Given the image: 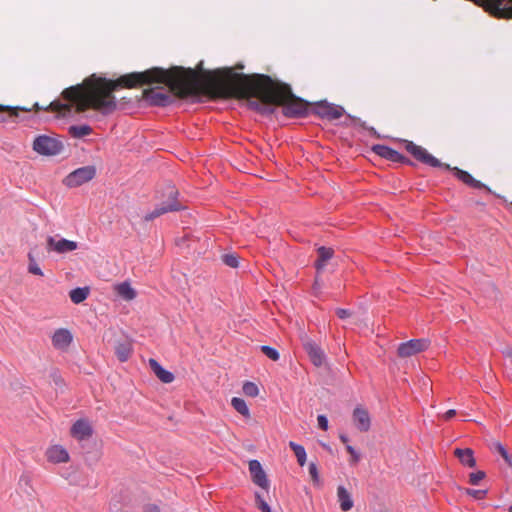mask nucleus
Wrapping results in <instances>:
<instances>
[{
	"instance_id": "37998d69",
	"label": "nucleus",
	"mask_w": 512,
	"mask_h": 512,
	"mask_svg": "<svg viewBox=\"0 0 512 512\" xmlns=\"http://www.w3.org/2000/svg\"><path fill=\"white\" fill-rule=\"evenodd\" d=\"M53 378H54V382H55L56 385L62 384L63 381H62L60 376L55 374V375H53Z\"/></svg>"
},
{
	"instance_id": "a19ab883",
	"label": "nucleus",
	"mask_w": 512,
	"mask_h": 512,
	"mask_svg": "<svg viewBox=\"0 0 512 512\" xmlns=\"http://www.w3.org/2000/svg\"><path fill=\"white\" fill-rule=\"evenodd\" d=\"M347 452L352 456L354 462H358L360 459L359 453L351 445L346 446Z\"/></svg>"
},
{
	"instance_id": "f257e3e1",
	"label": "nucleus",
	"mask_w": 512,
	"mask_h": 512,
	"mask_svg": "<svg viewBox=\"0 0 512 512\" xmlns=\"http://www.w3.org/2000/svg\"><path fill=\"white\" fill-rule=\"evenodd\" d=\"M202 64L200 62L197 66L199 72L179 66L169 70L156 67L124 75L116 81L94 75V110L103 115L111 114L117 106L113 92L120 86L132 88L160 83L182 97L194 95L202 89L217 88L226 97L247 99L249 107L261 114H272L276 105L282 106L287 117H302L307 113L305 101L295 97L288 85L269 76L236 73L232 68L205 71Z\"/></svg>"
},
{
	"instance_id": "a211bd4d",
	"label": "nucleus",
	"mask_w": 512,
	"mask_h": 512,
	"mask_svg": "<svg viewBox=\"0 0 512 512\" xmlns=\"http://www.w3.org/2000/svg\"><path fill=\"white\" fill-rule=\"evenodd\" d=\"M149 366L163 383H171L174 380V375L165 370L155 359H149Z\"/></svg>"
},
{
	"instance_id": "f8f14e48",
	"label": "nucleus",
	"mask_w": 512,
	"mask_h": 512,
	"mask_svg": "<svg viewBox=\"0 0 512 512\" xmlns=\"http://www.w3.org/2000/svg\"><path fill=\"white\" fill-rule=\"evenodd\" d=\"M73 340V335L68 329H57L52 335V345L58 350H65Z\"/></svg>"
},
{
	"instance_id": "aec40b11",
	"label": "nucleus",
	"mask_w": 512,
	"mask_h": 512,
	"mask_svg": "<svg viewBox=\"0 0 512 512\" xmlns=\"http://www.w3.org/2000/svg\"><path fill=\"white\" fill-rule=\"evenodd\" d=\"M114 290L119 297L126 301L133 300L137 295L135 289L126 281L115 285Z\"/></svg>"
},
{
	"instance_id": "c756f323",
	"label": "nucleus",
	"mask_w": 512,
	"mask_h": 512,
	"mask_svg": "<svg viewBox=\"0 0 512 512\" xmlns=\"http://www.w3.org/2000/svg\"><path fill=\"white\" fill-rule=\"evenodd\" d=\"M231 405L241 415L245 417L249 416V409L244 399L233 397L231 400Z\"/></svg>"
},
{
	"instance_id": "20e7f679",
	"label": "nucleus",
	"mask_w": 512,
	"mask_h": 512,
	"mask_svg": "<svg viewBox=\"0 0 512 512\" xmlns=\"http://www.w3.org/2000/svg\"><path fill=\"white\" fill-rule=\"evenodd\" d=\"M406 150L418 161L429 165L431 167H443L445 169H450V165L444 164L440 162L437 158H435L433 155L428 153V151L413 142H407L406 144Z\"/></svg>"
},
{
	"instance_id": "a878e982",
	"label": "nucleus",
	"mask_w": 512,
	"mask_h": 512,
	"mask_svg": "<svg viewBox=\"0 0 512 512\" xmlns=\"http://www.w3.org/2000/svg\"><path fill=\"white\" fill-rule=\"evenodd\" d=\"M132 352L131 344L128 342H122L118 343L115 347V353L117 355V358L121 362H125L129 359Z\"/></svg>"
},
{
	"instance_id": "4c0bfd02",
	"label": "nucleus",
	"mask_w": 512,
	"mask_h": 512,
	"mask_svg": "<svg viewBox=\"0 0 512 512\" xmlns=\"http://www.w3.org/2000/svg\"><path fill=\"white\" fill-rule=\"evenodd\" d=\"M467 494L472 496L473 498L475 499H483L486 494H487V491L486 490H479V489H467Z\"/></svg>"
},
{
	"instance_id": "5701e85b",
	"label": "nucleus",
	"mask_w": 512,
	"mask_h": 512,
	"mask_svg": "<svg viewBox=\"0 0 512 512\" xmlns=\"http://www.w3.org/2000/svg\"><path fill=\"white\" fill-rule=\"evenodd\" d=\"M37 247H34V248H31L27 257H28V272L33 274V275H37V276H43V271L41 270V268L39 267L37 261H36V256H37Z\"/></svg>"
},
{
	"instance_id": "f03ea898",
	"label": "nucleus",
	"mask_w": 512,
	"mask_h": 512,
	"mask_svg": "<svg viewBox=\"0 0 512 512\" xmlns=\"http://www.w3.org/2000/svg\"><path fill=\"white\" fill-rule=\"evenodd\" d=\"M164 195L167 196L168 200L162 202L156 208L151 211L150 213L146 214L144 216L145 221H152L153 219L159 217L162 214H165L167 212H173V211H179L183 207L178 202V190L175 188V186L168 184L165 187Z\"/></svg>"
},
{
	"instance_id": "4be33fe9",
	"label": "nucleus",
	"mask_w": 512,
	"mask_h": 512,
	"mask_svg": "<svg viewBox=\"0 0 512 512\" xmlns=\"http://www.w3.org/2000/svg\"><path fill=\"white\" fill-rule=\"evenodd\" d=\"M19 111H24V109L20 107L0 105V123L7 122L10 119L14 120L19 116ZM25 111L27 110L25 109Z\"/></svg>"
},
{
	"instance_id": "412c9836",
	"label": "nucleus",
	"mask_w": 512,
	"mask_h": 512,
	"mask_svg": "<svg viewBox=\"0 0 512 512\" xmlns=\"http://www.w3.org/2000/svg\"><path fill=\"white\" fill-rule=\"evenodd\" d=\"M454 453L463 465L470 467V468H472L476 465V460L474 458V453H473L472 449L457 448Z\"/></svg>"
},
{
	"instance_id": "6ab92c4d",
	"label": "nucleus",
	"mask_w": 512,
	"mask_h": 512,
	"mask_svg": "<svg viewBox=\"0 0 512 512\" xmlns=\"http://www.w3.org/2000/svg\"><path fill=\"white\" fill-rule=\"evenodd\" d=\"M373 151L377 155L391 161H400L403 158V156L398 151L385 145H374Z\"/></svg>"
},
{
	"instance_id": "ea45409f",
	"label": "nucleus",
	"mask_w": 512,
	"mask_h": 512,
	"mask_svg": "<svg viewBox=\"0 0 512 512\" xmlns=\"http://www.w3.org/2000/svg\"><path fill=\"white\" fill-rule=\"evenodd\" d=\"M336 314L337 316L340 318V319H346V318H349L351 316V311L350 310H347V309H343V308H338L336 310Z\"/></svg>"
},
{
	"instance_id": "4468645a",
	"label": "nucleus",
	"mask_w": 512,
	"mask_h": 512,
	"mask_svg": "<svg viewBox=\"0 0 512 512\" xmlns=\"http://www.w3.org/2000/svg\"><path fill=\"white\" fill-rule=\"evenodd\" d=\"M449 170H452L455 174V176L460 180L462 181L463 183H465L466 185L470 186V187H473V188H476V189H485L487 190L489 193H492L491 189L489 187H487L485 184H483L482 182L476 180L470 173H468L467 171H464V170H461L457 167H454V168H451Z\"/></svg>"
},
{
	"instance_id": "423d86ee",
	"label": "nucleus",
	"mask_w": 512,
	"mask_h": 512,
	"mask_svg": "<svg viewBox=\"0 0 512 512\" xmlns=\"http://www.w3.org/2000/svg\"><path fill=\"white\" fill-rule=\"evenodd\" d=\"M430 345V341L425 338L411 339L398 346L397 353L401 358L411 357L425 351Z\"/></svg>"
},
{
	"instance_id": "79ce46f5",
	"label": "nucleus",
	"mask_w": 512,
	"mask_h": 512,
	"mask_svg": "<svg viewBox=\"0 0 512 512\" xmlns=\"http://www.w3.org/2000/svg\"><path fill=\"white\" fill-rule=\"evenodd\" d=\"M456 415V410L455 409H450L448 411H446L444 414H443V419L445 420H450L452 419L454 416Z\"/></svg>"
},
{
	"instance_id": "bb28decb",
	"label": "nucleus",
	"mask_w": 512,
	"mask_h": 512,
	"mask_svg": "<svg viewBox=\"0 0 512 512\" xmlns=\"http://www.w3.org/2000/svg\"><path fill=\"white\" fill-rule=\"evenodd\" d=\"M89 292L90 291L88 287H78L72 289L69 293V296L73 303L79 304L87 299Z\"/></svg>"
},
{
	"instance_id": "393cba45",
	"label": "nucleus",
	"mask_w": 512,
	"mask_h": 512,
	"mask_svg": "<svg viewBox=\"0 0 512 512\" xmlns=\"http://www.w3.org/2000/svg\"><path fill=\"white\" fill-rule=\"evenodd\" d=\"M147 97L156 106H167L171 102V97L167 93L150 91Z\"/></svg>"
},
{
	"instance_id": "f3484780",
	"label": "nucleus",
	"mask_w": 512,
	"mask_h": 512,
	"mask_svg": "<svg viewBox=\"0 0 512 512\" xmlns=\"http://www.w3.org/2000/svg\"><path fill=\"white\" fill-rule=\"evenodd\" d=\"M337 499L342 511L347 512L353 508L354 502L352 496L343 485L337 487Z\"/></svg>"
},
{
	"instance_id": "c03bdc74",
	"label": "nucleus",
	"mask_w": 512,
	"mask_h": 512,
	"mask_svg": "<svg viewBox=\"0 0 512 512\" xmlns=\"http://www.w3.org/2000/svg\"><path fill=\"white\" fill-rule=\"evenodd\" d=\"M146 512H160V510L157 506H150V507H148Z\"/></svg>"
},
{
	"instance_id": "cd10ccee",
	"label": "nucleus",
	"mask_w": 512,
	"mask_h": 512,
	"mask_svg": "<svg viewBox=\"0 0 512 512\" xmlns=\"http://www.w3.org/2000/svg\"><path fill=\"white\" fill-rule=\"evenodd\" d=\"M69 133L74 138H82L92 133V128L89 125H73L69 127Z\"/></svg>"
},
{
	"instance_id": "6e6552de",
	"label": "nucleus",
	"mask_w": 512,
	"mask_h": 512,
	"mask_svg": "<svg viewBox=\"0 0 512 512\" xmlns=\"http://www.w3.org/2000/svg\"><path fill=\"white\" fill-rule=\"evenodd\" d=\"M302 343L311 362L317 367L322 366L325 362V354L321 347L307 336L302 339Z\"/></svg>"
},
{
	"instance_id": "473e14b6",
	"label": "nucleus",
	"mask_w": 512,
	"mask_h": 512,
	"mask_svg": "<svg viewBox=\"0 0 512 512\" xmlns=\"http://www.w3.org/2000/svg\"><path fill=\"white\" fill-rule=\"evenodd\" d=\"M222 260L231 268H237L239 266V258L236 254H225L222 256Z\"/></svg>"
},
{
	"instance_id": "f704fd0d",
	"label": "nucleus",
	"mask_w": 512,
	"mask_h": 512,
	"mask_svg": "<svg viewBox=\"0 0 512 512\" xmlns=\"http://www.w3.org/2000/svg\"><path fill=\"white\" fill-rule=\"evenodd\" d=\"M496 451L503 457L504 461L509 465L512 466V457L508 454L507 450L501 443L495 444Z\"/></svg>"
},
{
	"instance_id": "1a4fd4ad",
	"label": "nucleus",
	"mask_w": 512,
	"mask_h": 512,
	"mask_svg": "<svg viewBox=\"0 0 512 512\" xmlns=\"http://www.w3.org/2000/svg\"><path fill=\"white\" fill-rule=\"evenodd\" d=\"M344 108L338 105L330 104L328 102H320L316 106V113L328 120L339 119L344 114Z\"/></svg>"
},
{
	"instance_id": "72a5a7b5",
	"label": "nucleus",
	"mask_w": 512,
	"mask_h": 512,
	"mask_svg": "<svg viewBox=\"0 0 512 512\" xmlns=\"http://www.w3.org/2000/svg\"><path fill=\"white\" fill-rule=\"evenodd\" d=\"M309 474H310V477H311L313 483L316 486H320L321 485V480H320L319 471H318V468H317L316 464L313 463V462H311L309 464Z\"/></svg>"
},
{
	"instance_id": "49530a36",
	"label": "nucleus",
	"mask_w": 512,
	"mask_h": 512,
	"mask_svg": "<svg viewBox=\"0 0 512 512\" xmlns=\"http://www.w3.org/2000/svg\"><path fill=\"white\" fill-rule=\"evenodd\" d=\"M509 512H512V505H511V506H510V508H509Z\"/></svg>"
},
{
	"instance_id": "e433bc0d",
	"label": "nucleus",
	"mask_w": 512,
	"mask_h": 512,
	"mask_svg": "<svg viewBox=\"0 0 512 512\" xmlns=\"http://www.w3.org/2000/svg\"><path fill=\"white\" fill-rule=\"evenodd\" d=\"M255 497H256V502H257V506L258 508L262 511V512H271V508L270 506L268 505V503L261 497V495L259 493H256L255 494Z\"/></svg>"
},
{
	"instance_id": "2f4dec72",
	"label": "nucleus",
	"mask_w": 512,
	"mask_h": 512,
	"mask_svg": "<svg viewBox=\"0 0 512 512\" xmlns=\"http://www.w3.org/2000/svg\"><path fill=\"white\" fill-rule=\"evenodd\" d=\"M260 348H261V351L263 352V354L265 356H267L269 359H271L273 361L279 360L280 355H279V352L275 348H273L271 346H267V345H262Z\"/></svg>"
},
{
	"instance_id": "39448f33",
	"label": "nucleus",
	"mask_w": 512,
	"mask_h": 512,
	"mask_svg": "<svg viewBox=\"0 0 512 512\" xmlns=\"http://www.w3.org/2000/svg\"><path fill=\"white\" fill-rule=\"evenodd\" d=\"M96 169L94 166H84L71 172L64 179L67 187H78L94 178Z\"/></svg>"
},
{
	"instance_id": "7c9ffc66",
	"label": "nucleus",
	"mask_w": 512,
	"mask_h": 512,
	"mask_svg": "<svg viewBox=\"0 0 512 512\" xmlns=\"http://www.w3.org/2000/svg\"><path fill=\"white\" fill-rule=\"evenodd\" d=\"M243 393L250 397H256L259 394L257 385L253 382L247 381L243 384Z\"/></svg>"
},
{
	"instance_id": "9d476101",
	"label": "nucleus",
	"mask_w": 512,
	"mask_h": 512,
	"mask_svg": "<svg viewBox=\"0 0 512 512\" xmlns=\"http://www.w3.org/2000/svg\"><path fill=\"white\" fill-rule=\"evenodd\" d=\"M249 471L252 477V481L263 489L269 488V481L266 473L264 472L261 463L258 460H251L249 462Z\"/></svg>"
},
{
	"instance_id": "2eb2a0df",
	"label": "nucleus",
	"mask_w": 512,
	"mask_h": 512,
	"mask_svg": "<svg viewBox=\"0 0 512 512\" xmlns=\"http://www.w3.org/2000/svg\"><path fill=\"white\" fill-rule=\"evenodd\" d=\"M71 434L78 440L87 439L92 435L91 425L88 421L80 419L73 424Z\"/></svg>"
},
{
	"instance_id": "0eeeda50",
	"label": "nucleus",
	"mask_w": 512,
	"mask_h": 512,
	"mask_svg": "<svg viewBox=\"0 0 512 512\" xmlns=\"http://www.w3.org/2000/svg\"><path fill=\"white\" fill-rule=\"evenodd\" d=\"M46 248L49 252L53 251L57 254H65L76 250L78 243L58 236H48Z\"/></svg>"
},
{
	"instance_id": "58836bf2",
	"label": "nucleus",
	"mask_w": 512,
	"mask_h": 512,
	"mask_svg": "<svg viewBox=\"0 0 512 512\" xmlns=\"http://www.w3.org/2000/svg\"><path fill=\"white\" fill-rule=\"evenodd\" d=\"M317 421L319 428L324 431L328 430V419L325 415H318Z\"/></svg>"
},
{
	"instance_id": "7ed1b4c3",
	"label": "nucleus",
	"mask_w": 512,
	"mask_h": 512,
	"mask_svg": "<svg viewBox=\"0 0 512 512\" xmlns=\"http://www.w3.org/2000/svg\"><path fill=\"white\" fill-rule=\"evenodd\" d=\"M32 148L39 155L56 156L62 152L64 146L56 137L39 135L34 139Z\"/></svg>"
},
{
	"instance_id": "a18cd8bd",
	"label": "nucleus",
	"mask_w": 512,
	"mask_h": 512,
	"mask_svg": "<svg viewBox=\"0 0 512 512\" xmlns=\"http://www.w3.org/2000/svg\"><path fill=\"white\" fill-rule=\"evenodd\" d=\"M340 440L343 442V443H347L348 442V437L346 435H341L340 436Z\"/></svg>"
},
{
	"instance_id": "c85d7f7f",
	"label": "nucleus",
	"mask_w": 512,
	"mask_h": 512,
	"mask_svg": "<svg viewBox=\"0 0 512 512\" xmlns=\"http://www.w3.org/2000/svg\"><path fill=\"white\" fill-rule=\"evenodd\" d=\"M289 447L293 450L299 465L304 466L307 457L305 448L302 445L297 444L293 441L289 442Z\"/></svg>"
},
{
	"instance_id": "dca6fc26",
	"label": "nucleus",
	"mask_w": 512,
	"mask_h": 512,
	"mask_svg": "<svg viewBox=\"0 0 512 512\" xmlns=\"http://www.w3.org/2000/svg\"><path fill=\"white\" fill-rule=\"evenodd\" d=\"M46 457L52 463H65L69 460V454L65 448L60 445H54L47 449Z\"/></svg>"
},
{
	"instance_id": "b1692460",
	"label": "nucleus",
	"mask_w": 512,
	"mask_h": 512,
	"mask_svg": "<svg viewBox=\"0 0 512 512\" xmlns=\"http://www.w3.org/2000/svg\"><path fill=\"white\" fill-rule=\"evenodd\" d=\"M334 251L332 248L319 247L318 248V260L316 261L317 271L323 270L326 262L333 257Z\"/></svg>"
},
{
	"instance_id": "c9c22d12",
	"label": "nucleus",
	"mask_w": 512,
	"mask_h": 512,
	"mask_svg": "<svg viewBox=\"0 0 512 512\" xmlns=\"http://www.w3.org/2000/svg\"><path fill=\"white\" fill-rule=\"evenodd\" d=\"M486 474L484 471H476V472H472L470 473L469 475V482L472 484V485H478L479 482L481 480H483L485 478Z\"/></svg>"
},
{
	"instance_id": "ddd939ff",
	"label": "nucleus",
	"mask_w": 512,
	"mask_h": 512,
	"mask_svg": "<svg viewBox=\"0 0 512 512\" xmlns=\"http://www.w3.org/2000/svg\"><path fill=\"white\" fill-rule=\"evenodd\" d=\"M353 422L358 430L366 432L370 429L371 419L368 411L358 406L353 411Z\"/></svg>"
},
{
	"instance_id": "9b49d317",
	"label": "nucleus",
	"mask_w": 512,
	"mask_h": 512,
	"mask_svg": "<svg viewBox=\"0 0 512 512\" xmlns=\"http://www.w3.org/2000/svg\"><path fill=\"white\" fill-rule=\"evenodd\" d=\"M488 9L497 16L512 18V0H484Z\"/></svg>"
}]
</instances>
